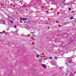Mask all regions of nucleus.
<instances>
[{"label": "nucleus", "mask_w": 76, "mask_h": 76, "mask_svg": "<svg viewBox=\"0 0 76 76\" xmlns=\"http://www.w3.org/2000/svg\"><path fill=\"white\" fill-rule=\"evenodd\" d=\"M71 61H71V60H69V61H68V63H69L70 62H71Z\"/></svg>", "instance_id": "7"}, {"label": "nucleus", "mask_w": 76, "mask_h": 76, "mask_svg": "<svg viewBox=\"0 0 76 76\" xmlns=\"http://www.w3.org/2000/svg\"><path fill=\"white\" fill-rule=\"evenodd\" d=\"M46 24H48V23H46Z\"/></svg>", "instance_id": "13"}, {"label": "nucleus", "mask_w": 76, "mask_h": 76, "mask_svg": "<svg viewBox=\"0 0 76 76\" xmlns=\"http://www.w3.org/2000/svg\"><path fill=\"white\" fill-rule=\"evenodd\" d=\"M21 20H22V19H21Z\"/></svg>", "instance_id": "21"}, {"label": "nucleus", "mask_w": 76, "mask_h": 76, "mask_svg": "<svg viewBox=\"0 0 76 76\" xmlns=\"http://www.w3.org/2000/svg\"><path fill=\"white\" fill-rule=\"evenodd\" d=\"M51 4H53V3H51Z\"/></svg>", "instance_id": "15"}, {"label": "nucleus", "mask_w": 76, "mask_h": 76, "mask_svg": "<svg viewBox=\"0 0 76 76\" xmlns=\"http://www.w3.org/2000/svg\"><path fill=\"white\" fill-rule=\"evenodd\" d=\"M27 18H20V19H27Z\"/></svg>", "instance_id": "2"}, {"label": "nucleus", "mask_w": 76, "mask_h": 76, "mask_svg": "<svg viewBox=\"0 0 76 76\" xmlns=\"http://www.w3.org/2000/svg\"><path fill=\"white\" fill-rule=\"evenodd\" d=\"M42 66L43 67L45 68V69H46V68H47V67L45 66V64H43Z\"/></svg>", "instance_id": "3"}, {"label": "nucleus", "mask_w": 76, "mask_h": 76, "mask_svg": "<svg viewBox=\"0 0 76 76\" xmlns=\"http://www.w3.org/2000/svg\"><path fill=\"white\" fill-rule=\"evenodd\" d=\"M23 20H26L27 19H23Z\"/></svg>", "instance_id": "14"}, {"label": "nucleus", "mask_w": 76, "mask_h": 76, "mask_svg": "<svg viewBox=\"0 0 76 76\" xmlns=\"http://www.w3.org/2000/svg\"><path fill=\"white\" fill-rule=\"evenodd\" d=\"M19 10V12H20V10H21L20 9V10Z\"/></svg>", "instance_id": "16"}, {"label": "nucleus", "mask_w": 76, "mask_h": 76, "mask_svg": "<svg viewBox=\"0 0 76 76\" xmlns=\"http://www.w3.org/2000/svg\"><path fill=\"white\" fill-rule=\"evenodd\" d=\"M69 10H71V8H69Z\"/></svg>", "instance_id": "10"}, {"label": "nucleus", "mask_w": 76, "mask_h": 76, "mask_svg": "<svg viewBox=\"0 0 76 76\" xmlns=\"http://www.w3.org/2000/svg\"><path fill=\"white\" fill-rule=\"evenodd\" d=\"M24 23H25V22H24Z\"/></svg>", "instance_id": "20"}, {"label": "nucleus", "mask_w": 76, "mask_h": 76, "mask_svg": "<svg viewBox=\"0 0 76 76\" xmlns=\"http://www.w3.org/2000/svg\"><path fill=\"white\" fill-rule=\"evenodd\" d=\"M32 22V20L31 19H29L28 20H27V22H28V23L29 22Z\"/></svg>", "instance_id": "1"}, {"label": "nucleus", "mask_w": 76, "mask_h": 76, "mask_svg": "<svg viewBox=\"0 0 76 76\" xmlns=\"http://www.w3.org/2000/svg\"><path fill=\"white\" fill-rule=\"evenodd\" d=\"M74 25H75V24H74L73 25V26H74Z\"/></svg>", "instance_id": "18"}, {"label": "nucleus", "mask_w": 76, "mask_h": 76, "mask_svg": "<svg viewBox=\"0 0 76 76\" xmlns=\"http://www.w3.org/2000/svg\"><path fill=\"white\" fill-rule=\"evenodd\" d=\"M68 53V52H66V53Z\"/></svg>", "instance_id": "19"}, {"label": "nucleus", "mask_w": 76, "mask_h": 76, "mask_svg": "<svg viewBox=\"0 0 76 76\" xmlns=\"http://www.w3.org/2000/svg\"><path fill=\"white\" fill-rule=\"evenodd\" d=\"M66 4L67 5H69V4H70V3L68 2Z\"/></svg>", "instance_id": "5"}, {"label": "nucleus", "mask_w": 76, "mask_h": 76, "mask_svg": "<svg viewBox=\"0 0 76 76\" xmlns=\"http://www.w3.org/2000/svg\"><path fill=\"white\" fill-rule=\"evenodd\" d=\"M37 57H39V55H37Z\"/></svg>", "instance_id": "12"}, {"label": "nucleus", "mask_w": 76, "mask_h": 76, "mask_svg": "<svg viewBox=\"0 0 76 76\" xmlns=\"http://www.w3.org/2000/svg\"><path fill=\"white\" fill-rule=\"evenodd\" d=\"M49 58H51V59H52V57H49Z\"/></svg>", "instance_id": "8"}, {"label": "nucleus", "mask_w": 76, "mask_h": 76, "mask_svg": "<svg viewBox=\"0 0 76 76\" xmlns=\"http://www.w3.org/2000/svg\"><path fill=\"white\" fill-rule=\"evenodd\" d=\"M10 22L11 23H13V21H10Z\"/></svg>", "instance_id": "6"}, {"label": "nucleus", "mask_w": 76, "mask_h": 76, "mask_svg": "<svg viewBox=\"0 0 76 76\" xmlns=\"http://www.w3.org/2000/svg\"><path fill=\"white\" fill-rule=\"evenodd\" d=\"M72 13H74V11H72Z\"/></svg>", "instance_id": "17"}, {"label": "nucleus", "mask_w": 76, "mask_h": 76, "mask_svg": "<svg viewBox=\"0 0 76 76\" xmlns=\"http://www.w3.org/2000/svg\"><path fill=\"white\" fill-rule=\"evenodd\" d=\"M70 19H73L74 18L73 17H71L70 18Z\"/></svg>", "instance_id": "4"}, {"label": "nucleus", "mask_w": 76, "mask_h": 76, "mask_svg": "<svg viewBox=\"0 0 76 76\" xmlns=\"http://www.w3.org/2000/svg\"><path fill=\"white\" fill-rule=\"evenodd\" d=\"M20 3H22V0H20Z\"/></svg>", "instance_id": "9"}, {"label": "nucleus", "mask_w": 76, "mask_h": 76, "mask_svg": "<svg viewBox=\"0 0 76 76\" xmlns=\"http://www.w3.org/2000/svg\"><path fill=\"white\" fill-rule=\"evenodd\" d=\"M14 28H16V26H14Z\"/></svg>", "instance_id": "11"}]
</instances>
